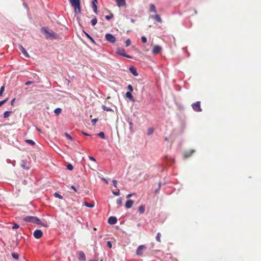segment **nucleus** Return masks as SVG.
<instances>
[{
	"mask_svg": "<svg viewBox=\"0 0 261 261\" xmlns=\"http://www.w3.org/2000/svg\"><path fill=\"white\" fill-rule=\"evenodd\" d=\"M41 31L45 34L47 38H52L57 39L59 37L58 35L55 33L53 30H49L45 27H42Z\"/></svg>",
	"mask_w": 261,
	"mask_h": 261,
	"instance_id": "1",
	"label": "nucleus"
},
{
	"mask_svg": "<svg viewBox=\"0 0 261 261\" xmlns=\"http://www.w3.org/2000/svg\"><path fill=\"white\" fill-rule=\"evenodd\" d=\"M24 221L29 222H32L36 224L42 225L40 220L34 216H27L23 219Z\"/></svg>",
	"mask_w": 261,
	"mask_h": 261,
	"instance_id": "2",
	"label": "nucleus"
},
{
	"mask_svg": "<svg viewBox=\"0 0 261 261\" xmlns=\"http://www.w3.org/2000/svg\"><path fill=\"white\" fill-rule=\"evenodd\" d=\"M71 6L74 8L75 13H81L80 0H69Z\"/></svg>",
	"mask_w": 261,
	"mask_h": 261,
	"instance_id": "3",
	"label": "nucleus"
},
{
	"mask_svg": "<svg viewBox=\"0 0 261 261\" xmlns=\"http://www.w3.org/2000/svg\"><path fill=\"white\" fill-rule=\"evenodd\" d=\"M192 109L194 111L197 112H200L202 111V109L200 107V101H196L195 103H193L191 105Z\"/></svg>",
	"mask_w": 261,
	"mask_h": 261,
	"instance_id": "4",
	"label": "nucleus"
},
{
	"mask_svg": "<svg viewBox=\"0 0 261 261\" xmlns=\"http://www.w3.org/2000/svg\"><path fill=\"white\" fill-rule=\"evenodd\" d=\"M116 53L121 56L126 57L127 58H132L130 56L125 53L124 49L122 48H118L116 50Z\"/></svg>",
	"mask_w": 261,
	"mask_h": 261,
	"instance_id": "5",
	"label": "nucleus"
},
{
	"mask_svg": "<svg viewBox=\"0 0 261 261\" xmlns=\"http://www.w3.org/2000/svg\"><path fill=\"white\" fill-rule=\"evenodd\" d=\"M105 38L107 41L110 43H115L116 41V38L114 36L111 34L108 33L105 36Z\"/></svg>",
	"mask_w": 261,
	"mask_h": 261,
	"instance_id": "6",
	"label": "nucleus"
},
{
	"mask_svg": "<svg viewBox=\"0 0 261 261\" xmlns=\"http://www.w3.org/2000/svg\"><path fill=\"white\" fill-rule=\"evenodd\" d=\"M146 249V247L144 245H140L137 250L136 254L139 256H142L143 251Z\"/></svg>",
	"mask_w": 261,
	"mask_h": 261,
	"instance_id": "7",
	"label": "nucleus"
},
{
	"mask_svg": "<svg viewBox=\"0 0 261 261\" xmlns=\"http://www.w3.org/2000/svg\"><path fill=\"white\" fill-rule=\"evenodd\" d=\"M42 231L40 229H37L34 232V236L37 239H40L42 237Z\"/></svg>",
	"mask_w": 261,
	"mask_h": 261,
	"instance_id": "8",
	"label": "nucleus"
},
{
	"mask_svg": "<svg viewBox=\"0 0 261 261\" xmlns=\"http://www.w3.org/2000/svg\"><path fill=\"white\" fill-rule=\"evenodd\" d=\"M19 49L20 50L22 54L27 58H29L30 56L29 54L27 53L25 48L20 44L18 45Z\"/></svg>",
	"mask_w": 261,
	"mask_h": 261,
	"instance_id": "9",
	"label": "nucleus"
},
{
	"mask_svg": "<svg viewBox=\"0 0 261 261\" xmlns=\"http://www.w3.org/2000/svg\"><path fill=\"white\" fill-rule=\"evenodd\" d=\"M108 221L110 224L113 225L117 223V220L116 217L111 216L109 218Z\"/></svg>",
	"mask_w": 261,
	"mask_h": 261,
	"instance_id": "10",
	"label": "nucleus"
},
{
	"mask_svg": "<svg viewBox=\"0 0 261 261\" xmlns=\"http://www.w3.org/2000/svg\"><path fill=\"white\" fill-rule=\"evenodd\" d=\"M118 7H121L125 6V0H116Z\"/></svg>",
	"mask_w": 261,
	"mask_h": 261,
	"instance_id": "11",
	"label": "nucleus"
},
{
	"mask_svg": "<svg viewBox=\"0 0 261 261\" xmlns=\"http://www.w3.org/2000/svg\"><path fill=\"white\" fill-rule=\"evenodd\" d=\"M194 150H190L185 152L184 158L186 159L190 157L194 152Z\"/></svg>",
	"mask_w": 261,
	"mask_h": 261,
	"instance_id": "12",
	"label": "nucleus"
},
{
	"mask_svg": "<svg viewBox=\"0 0 261 261\" xmlns=\"http://www.w3.org/2000/svg\"><path fill=\"white\" fill-rule=\"evenodd\" d=\"M161 50V47L159 45H155L154 46V47L153 48L152 53L154 54H157L159 53Z\"/></svg>",
	"mask_w": 261,
	"mask_h": 261,
	"instance_id": "13",
	"label": "nucleus"
},
{
	"mask_svg": "<svg viewBox=\"0 0 261 261\" xmlns=\"http://www.w3.org/2000/svg\"><path fill=\"white\" fill-rule=\"evenodd\" d=\"M134 204V201L132 200H128L125 204V207L126 208H131Z\"/></svg>",
	"mask_w": 261,
	"mask_h": 261,
	"instance_id": "14",
	"label": "nucleus"
},
{
	"mask_svg": "<svg viewBox=\"0 0 261 261\" xmlns=\"http://www.w3.org/2000/svg\"><path fill=\"white\" fill-rule=\"evenodd\" d=\"M97 3V1H96V2L94 1H92V8H93V11L95 14H97V7L96 5Z\"/></svg>",
	"mask_w": 261,
	"mask_h": 261,
	"instance_id": "15",
	"label": "nucleus"
},
{
	"mask_svg": "<svg viewBox=\"0 0 261 261\" xmlns=\"http://www.w3.org/2000/svg\"><path fill=\"white\" fill-rule=\"evenodd\" d=\"M79 259L81 260L85 261L86 260V256L85 253L83 251H80L79 252Z\"/></svg>",
	"mask_w": 261,
	"mask_h": 261,
	"instance_id": "16",
	"label": "nucleus"
},
{
	"mask_svg": "<svg viewBox=\"0 0 261 261\" xmlns=\"http://www.w3.org/2000/svg\"><path fill=\"white\" fill-rule=\"evenodd\" d=\"M150 17L152 19H154V20H155L156 21L159 22H162V19L160 17V15H158V14H155V15L153 16V15H151L150 16Z\"/></svg>",
	"mask_w": 261,
	"mask_h": 261,
	"instance_id": "17",
	"label": "nucleus"
},
{
	"mask_svg": "<svg viewBox=\"0 0 261 261\" xmlns=\"http://www.w3.org/2000/svg\"><path fill=\"white\" fill-rule=\"evenodd\" d=\"M125 96L127 98H129V99L132 101H134L135 100L133 97L132 94L130 92H127L125 94Z\"/></svg>",
	"mask_w": 261,
	"mask_h": 261,
	"instance_id": "18",
	"label": "nucleus"
},
{
	"mask_svg": "<svg viewBox=\"0 0 261 261\" xmlns=\"http://www.w3.org/2000/svg\"><path fill=\"white\" fill-rule=\"evenodd\" d=\"M150 11L152 12L156 13L155 7L153 4L150 5Z\"/></svg>",
	"mask_w": 261,
	"mask_h": 261,
	"instance_id": "19",
	"label": "nucleus"
},
{
	"mask_svg": "<svg viewBox=\"0 0 261 261\" xmlns=\"http://www.w3.org/2000/svg\"><path fill=\"white\" fill-rule=\"evenodd\" d=\"M145 206L141 205L139 207L138 210L140 214H143L145 212Z\"/></svg>",
	"mask_w": 261,
	"mask_h": 261,
	"instance_id": "20",
	"label": "nucleus"
},
{
	"mask_svg": "<svg viewBox=\"0 0 261 261\" xmlns=\"http://www.w3.org/2000/svg\"><path fill=\"white\" fill-rule=\"evenodd\" d=\"M129 70L133 73V74L134 75H135V76L138 75V73L137 72V70L134 68H133V67L130 68Z\"/></svg>",
	"mask_w": 261,
	"mask_h": 261,
	"instance_id": "21",
	"label": "nucleus"
},
{
	"mask_svg": "<svg viewBox=\"0 0 261 261\" xmlns=\"http://www.w3.org/2000/svg\"><path fill=\"white\" fill-rule=\"evenodd\" d=\"M102 108L103 110L105 111H107V112L113 111L111 108L107 107L105 105L102 106Z\"/></svg>",
	"mask_w": 261,
	"mask_h": 261,
	"instance_id": "22",
	"label": "nucleus"
},
{
	"mask_svg": "<svg viewBox=\"0 0 261 261\" xmlns=\"http://www.w3.org/2000/svg\"><path fill=\"white\" fill-rule=\"evenodd\" d=\"M84 205L88 207H93L94 206V204L93 203H89L87 201H85L84 202Z\"/></svg>",
	"mask_w": 261,
	"mask_h": 261,
	"instance_id": "23",
	"label": "nucleus"
},
{
	"mask_svg": "<svg viewBox=\"0 0 261 261\" xmlns=\"http://www.w3.org/2000/svg\"><path fill=\"white\" fill-rule=\"evenodd\" d=\"M62 112L61 108H57L54 110V112L56 115H59Z\"/></svg>",
	"mask_w": 261,
	"mask_h": 261,
	"instance_id": "24",
	"label": "nucleus"
},
{
	"mask_svg": "<svg viewBox=\"0 0 261 261\" xmlns=\"http://www.w3.org/2000/svg\"><path fill=\"white\" fill-rule=\"evenodd\" d=\"M12 113V111H6L4 114V118H8L10 115Z\"/></svg>",
	"mask_w": 261,
	"mask_h": 261,
	"instance_id": "25",
	"label": "nucleus"
},
{
	"mask_svg": "<svg viewBox=\"0 0 261 261\" xmlns=\"http://www.w3.org/2000/svg\"><path fill=\"white\" fill-rule=\"evenodd\" d=\"M25 142L32 146L35 144V143L32 140L27 139L25 140Z\"/></svg>",
	"mask_w": 261,
	"mask_h": 261,
	"instance_id": "26",
	"label": "nucleus"
},
{
	"mask_svg": "<svg viewBox=\"0 0 261 261\" xmlns=\"http://www.w3.org/2000/svg\"><path fill=\"white\" fill-rule=\"evenodd\" d=\"M97 22V18L94 17L92 20H91V24L93 26H94Z\"/></svg>",
	"mask_w": 261,
	"mask_h": 261,
	"instance_id": "27",
	"label": "nucleus"
},
{
	"mask_svg": "<svg viewBox=\"0 0 261 261\" xmlns=\"http://www.w3.org/2000/svg\"><path fill=\"white\" fill-rule=\"evenodd\" d=\"M161 233L160 232H158L156 234L155 239H156V241L159 242H161Z\"/></svg>",
	"mask_w": 261,
	"mask_h": 261,
	"instance_id": "28",
	"label": "nucleus"
},
{
	"mask_svg": "<svg viewBox=\"0 0 261 261\" xmlns=\"http://www.w3.org/2000/svg\"><path fill=\"white\" fill-rule=\"evenodd\" d=\"M54 196L56 198H58L60 199H62L63 198V196L60 195L57 192H56L55 194H54Z\"/></svg>",
	"mask_w": 261,
	"mask_h": 261,
	"instance_id": "29",
	"label": "nucleus"
},
{
	"mask_svg": "<svg viewBox=\"0 0 261 261\" xmlns=\"http://www.w3.org/2000/svg\"><path fill=\"white\" fill-rule=\"evenodd\" d=\"M97 135L100 137L102 139H105V134L103 133V132H100Z\"/></svg>",
	"mask_w": 261,
	"mask_h": 261,
	"instance_id": "30",
	"label": "nucleus"
},
{
	"mask_svg": "<svg viewBox=\"0 0 261 261\" xmlns=\"http://www.w3.org/2000/svg\"><path fill=\"white\" fill-rule=\"evenodd\" d=\"M12 256L14 258L16 259H17L19 258V255L16 253H13L12 254Z\"/></svg>",
	"mask_w": 261,
	"mask_h": 261,
	"instance_id": "31",
	"label": "nucleus"
},
{
	"mask_svg": "<svg viewBox=\"0 0 261 261\" xmlns=\"http://www.w3.org/2000/svg\"><path fill=\"white\" fill-rule=\"evenodd\" d=\"M84 33L85 34L87 38H88L93 42H94L93 39L88 33H86L85 32H84Z\"/></svg>",
	"mask_w": 261,
	"mask_h": 261,
	"instance_id": "32",
	"label": "nucleus"
},
{
	"mask_svg": "<svg viewBox=\"0 0 261 261\" xmlns=\"http://www.w3.org/2000/svg\"><path fill=\"white\" fill-rule=\"evenodd\" d=\"M113 17V14H112V13L110 15H106L105 16V18L106 19H107V20H109V19H111Z\"/></svg>",
	"mask_w": 261,
	"mask_h": 261,
	"instance_id": "33",
	"label": "nucleus"
},
{
	"mask_svg": "<svg viewBox=\"0 0 261 261\" xmlns=\"http://www.w3.org/2000/svg\"><path fill=\"white\" fill-rule=\"evenodd\" d=\"M154 131V129L153 128H149L148 132H147V135H151Z\"/></svg>",
	"mask_w": 261,
	"mask_h": 261,
	"instance_id": "34",
	"label": "nucleus"
},
{
	"mask_svg": "<svg viewBox=\"0 0 261 261\" xmlns=\"http://www.w3.org/2000/svg\"><path fill=\"white\" fill-rule=\"evenodd\" d=\"M4 90H5L4 86H3L1 88V89H0V96H2L3 93L4 91Z\"/></svg>",
	"mask_w": 261,
	"mask_h": 261,
	"instance_id": "35",
	"label": "nucleus"
},
{
	"mask_svg": "<svg viewBox=\"0 0 261 261\" xmlns=\"http://www.w3.org/2000/svg\"><path fill=\"white\" fill-rule=\"evenodd\" d=\"M122 199L121 198H119L117 200L116 203L117 204L121 205L122 204Z\"/></svg>",
	"mask_w": 261,
	"mask_h": 261,
	"instance_id": "36",
	"label": "nucleus"
},
{
	"mask_svg": "<svg viewBox=\"0 0 261 261\" xmlns=\"http://www.w3.org/2000/svg\"><path fill=\"white\" fill-rule=\"evenodd\" d=\"M67 168L69 170H72L73 169V166H72V165L71 164H69L67 166Z\"/></svg>",
	"mask_w": 261,
	"mask_h": 261,
	"instance_id": "37",
	"label": "nucleus"
},
{
	"mask_svg": "<svg viewBox=\"0 0 261 261\" xmlns=\"http://www.w3.org/2000/svg\"><path fill=\"white\" fill-rule=\"evenodd\" d=\"M141 40L143 43H146L147 42V39L145 36H142L141 37Z\"/></svg>",
	"mask_w": 261,
	"mask_h": 261,
	"instance_id": "38",
	"label": "nucleus"
},
{
	"mask_svg": "<svg viewBox=\"0 0 261 261\" xmlns=\"http://www.w3.org/2000/svg\"><path fill=\"white\" fill-rule=\"evenodd\" d=\"M125 43H126V46H129L131 44L130 40L129 39H128L127 40H126Z\"/></svg>",
	"mask_w": 261,
	"mask_h": 261,
	"instance_id": "39",
	"label": "nucleus"
},
{
	"mask_svg": "<svg viewBox=\"0 0 261 261\" xmlns=\"http://www.w3.org/2000/svg\"><path fill=\"white\" fill-rule=\"evenodd\" d=\"M127 89L129 91V92H130L133 91V88L130 85H128L127 86Z\"/></svg>",
	"mask_w": 261,
	"mask_h": 261,
	"instance_id": "40",
	"label": "nucleus"
},
{
	"mask_svg": "<svg viewBox=\"0 0 261 261\" xmlns=\"http://www.w3.org/2000/svg\"><path fill=\"white\" fill-rule=\"evenodd\" d=\"M65 135L66 137V138H68V139H70L71 140H73L71 136L70 135H69L68 133H65Z\"/></svg>",
	"mask_w": 261,
	"mask_h": 261,
	"instance_id": "41",
	"label": "nucleus"
},
{
	"mask_svg": "<svg viewBox=\"0 0 261 261\" xmlns=\"http://www.w3.org/2000/svg\"><path fill=\"white\" fill-rule=\"evenodd\" d=\"M7 100H8V98L1 101H0V107H1L3 105H4Z\"/></svg>",
	"mask_w": 261,
	"mask_h": 261,
	"instance_id": "42",
	"label": "nucleus"
},
{
	"mask_svg": "<svg viewBox=\"0 0 261 261\" xmlns=\"http://www.w3.org/2000/svg\"><path fill=\"white\" fill-rule=\"evenodd\" d=\"M98 119L95 118L92 120L91 122L93 125L95 124V123L97 122Z\"/></svg>",
	"mask_w": 261,
	"mask_h": 261,
	"instance_id": "43",
	"label": "nucleus"
},
{
	"mask_svg": "<svg viewBox=\"0 0 261 261\" xmlns=\"http://www.w3.org/2000/svg\"><path fill=\"white\" fill-rule=\"evenodd\" d=\"M34 82L33 81H28L27 82L25 83V85H27V86H28L29 85H31L32 84H33Z\"/></svg>",
	"mask_w": 261,
	"mask_h": 261,
	"instance_id": "44",
	"label": "nucleus"
},
{
	"mask_svg": "<svg viewBox=\"0 0 261 261\" xmlns=\"http://www.w3.org/2000/svg\"><path fill=\"white\" fill-rule=\"evenodd\" d=\"M19 227V225L17 224H15L13 226H12V229H17Z\"/></svg>",
	"mask_w": 261,
	"mask_h": 261,
	"instance_id": "45",
	"label": "nucleus"
},
{
	"mask_svg": "<svg viewBox=\"0 0 261 261\" xmlns=\"http://www.w3.org/2000/svg\"><path fill=\"white\" fill-rule=\"evenodd\" d=\"M113 184L115 187H117V181L116 180H113Z\"/></svg>",
	"mask_w": 261,
	"mask_h": 261,
	"instance_id": "46",
	"label": "nucleus"
},
{
	"mask_svg": "<svg viewBox=\"0 0 261 261\" xmlns=\"http://www.w3.org/2000/svg\"><path fill=\"white\" fill-rule=\"evenodd\" d=\"M107 245L110 248H111L112 247V243H111L110 241H108L107 242Z\"/></svg>",
	"mask_w": 261,
	"mask_h": 261,
	"instance_id": "47",
	"label": "nucleus"
},
{
	"mask_svg": "<svg viewBox=\"0 0 261 261\" xmlns=\"http://www.w3.org/2000/svg\"><path fill=\"white\" fill-rule=\"evenodd\" d=\"M113 193L114 195L116 196H118L119 195V190H118L117 192H113Z\"/></svg>",
	"mask_w": 261,
	"mask_h": 261,
	"instance_id": "48",
	"label": "nucleus"
},
{
	"mask_svg": "<svg viewBox=\"0 0 261 261\" xmlns=\"http://www.w3.org/2000/svg\"><path fill=\"white\" fill-rule=\"evenodd\" d=\"M89 158L91 161H96L95 158L94 157H93V156H90L89 157Z\"/></svg>",
	"mask_w": 261,
	"mask_h": 261,
	"instance_id": "49",
	"label": "nucleus"
},
{
	"mask_svg": "<svg viewBox=\"0 0 261 261\" xmlns=\"http://www.w3.org/2000/svg\"><path fill=\"white\" fill-rule=\"evenodd\" d=\"M71 188L72 189H73L75 192H77L76 189V188L74 186H72L71 187Z\"/></svg>",
	"mask_w": 261,
	"mask_h": 261,
	"instance_id": "50",
	"label": "nucleus"
},
{
	"mask_svg": "<svg viewBox=\"0 0 261 261\" xmlns=\"http://www.w3.org/2000/svg\"><path fill=\"white\" fill-rule=\"evenodd\" d=\"M15 98H13V99L11 100V105H12V106H13V105L14 102H15Z\"/></svg>",
	"mask_w": 261,
	"mask_h": 261,
	"instance_id": "51",
	"label": "nucleus"
},
{
	"mask_svg": "<svg viewBox=\"0 0 261 261\" xmlns=\"http://www.w3.org/2000/svg\"><path fill=\"white\" fill-rule=\"evenodd\" d=\"M135 194L134 193H132V194H129L127 195V198H129L131 196H132L133 195H134Z\"/></svg>",
	"mask_w": 261,
	"mask_h": 261,
	"instance_id": "52",
	"label": "nucleus"
},
{
	"mask_svg": "<svg viewBox=\"0 0 261 261\" xmlns=\"http://www.w3.org/2000/svg\"><path fill=\"white\" fill-rule=\"evenodd\" d=\"M103 180L107 183L108 184V181L107 180V179H106L105 178H103Z\"/></svg>",
	"mask_w": 261,
	"mask_h": 261,
	"instance_id": "53",
	"label": "nucleus"
},
{
	"mask_svg": "<svg viewBox=\"0 0 261 261\" xmlns=\"http://www.w3.org/2000/svg\"><path fill=\"white\" fill-rule=\"evenodd\" d=\"M83 134H84L85 135H86V136H90L89 134H86V133H83Z\"/></svg>",
	"mask_w": 261,
	"mask_h": 261,
	"instance_id": "54",
	"label": "nucleus"
},
{
	"mask_svg": "<svg viewBox=\"0 0 261 261\" xmlns=\"http://www.w3.org/2000/svg\"><path fill=\"white\" fill-rule=\"evenodd\" d=\"M165 140L166 141H167V140H168V138H167V137H165Z\"/></svg>",
	"mask_w": 261,
	"mask_h": 261,
	"instance_id": "55",
	"label": "nucleus"
},
{
	"mask_svg": "<svg viewBox=\"0 0 261 261\" xmlns=\"http://www.w3.org/2000/svg\"><path fill=\"white\" fill-rule=\"evenodd\" d=\"M129 124H130V125H132L133 124V123L132 122H130Z\"/></svg>",
	"mask_w": 261,
	"mask_h": 261,
	"instance_id": "56",
	"label": "nucleus"
},
{
	"mask_svg": "<svg viewBox=\"0 0 261 261\" xmlns=\"http://www.w3.org/2000/svg\"><path fill=\"white\" fill-rule=\"evenodd\" d=\"M110 96H108V97H107V99H110Z\"/></svg>",
	"mask_w": 261,
	"mask_h": 261,
	"instance_id": "57",
	"label": "nucleus"
},
{
	"mask_svg": "<svg viewBox=\"0 0 261 261\" xmlns=\"http://www.w3.org/2000/svg\"><path fill=\"white\" fill-rule=\"evenodd\" d=\"M89 261H94V260H89Z\"/></svg>",
	"mask_w": 261,
	"mask_h": 261,
	"instance_id": "58",
	"label": "nucleus"
}]
</instances>
